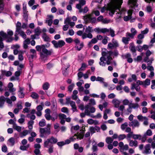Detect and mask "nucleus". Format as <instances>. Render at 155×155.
<instances>
[{"label": "nucleus", "mask_w": 155, "mask_h": 155, "mask_svg": "<svg viewBox=\"0 0 155 155\" xmlns=\"http://www.w3.org/2000/svg\"><path fill=\"white\" fill-rule=\"evenodd\" d=\"M54 47L56 48H61L65 44L64 41L62 40L58 41V42L55 40L52 41Z\"/></svg>", "instance_id": "nucleus-6"}, {"label": "nucleus", "mask_w": 155, "mask_h": 155, "mask_svg": "<svg viewBox=\"0 0 155 155\" xmlns=\"http://www.w3.org/2000/svg\"><path fill=\"white\" fill-rule=\"evenodd\" d=\"M118 46L119 44L117 41L113 39L112 41V42L109 43L108 44L107 48L108 49H112Z\"/></svg>", "instance_id": "nucleus-7"}, {"label": "nucleus", "mask_w": 155, "mask_h": 155, "mask_svg": "<svg viewBox=\"0 0 155 155\" xmlns=\"http://www.w3.org/2000/svg\"><path fill=\"white\" fill-rule=\"evenodd\" d=\"M130 57L131 55L129 53L127 54L122 56V57L124 59H127V62L130 63H132L133 61V59L130 58Z\"/></svg>", "instance_id": "nucleus-17"}, {"label": "nucleus", "mask_w": 155, "mask_h": 155, "mask_svg": "<svg viewBox=\"0 0 155 155\" xmlns=\"http://www.w3.org/2000/svg\"><path fill=\"white\" fill-rule=\"evenodd\" d=\"M45 45H37L36 46V49L38 51H40L42 50V49L43 48L44 46Z\"/></svg>", "instance_id": "nucleus-48"}, {"label": "nucleus", "mask_w": 155, "mask_h": 155, "mask_svg": "<svg viewBox=\"0 0 155 155\" xmlns=\"http://www.w3.org/2000/svg\"><path fill=\"white\" fill-rule=\"evenodd\" d=\"M91 16V14L87 15L83 17V19L85 22H89L92 17Z\"/></svg>", "instance_id": "nucleus-23"}, {"label": "nucleus", "mask_w": 155, "mask_h": 155, "mask_svg": "<svg viewBox=\"0 0 155 155\" xmlns=\"http://www.w3.org/2000/svg\"><path fill=\"white\" fill-rule=\"evenodd\" d=\"M123 104L124 105H128L130 103V101L127 99L124 100L122 101Z\"/></svg>", "instance_id": "nucleus-49"}, {"label": "nucleus", "mask_w": 155, "mask_h": 155, "mask_svg": "<svg viewBox=\"0 0 155 155\" xmlns=\"http://www.w3.org/2000/svg\"><path fill=\"white\" fill-rule=\"evenodd\" d=\"M126 136L124 134H120L118 136V140H123L126 138Z\"/></svg>", "instance_id": "nucleus-58"}, {"label": "nucleus", "mask_w": 155, "mask_h": 155, "mask_svg": "<svg viewBox=\"0 0 155 155\" xmlns=\"http://www.w3.org/2000/svg\"><path fill=\"white\" fill-rule=\"evenodd\" d=\"M28 131L27 130H24L21 133L22 135L21 136V137H23L24 136H26L28 134Z\"/></svg>", "instance_id": "nucleus-62"}, {"label": "nucleus", "mask_w": 155, "mask_h": 155, "mask_svg": "<svg viewBox=\"0 0 155 155\" xmlns=\"http://www.w3.org/2000/svg\"><path fill=\"white\" fill-rule=\"evenodd\" d=\"M80 128L79 126L77 125L76 126H72L71 127V130L72 132H73L74 130H77L79 129Z\"/></svg>", "instance_id": "nucleus-45"}, {"label": "nucleus", "mask_w": 155, "mask_h": 155, "mask_svg": "<svg viewBox=\"0 0 155 155\" xmlns=\"http://www.w3.org/2000/svg\"><path fill=\"white\" fill-rule=\"evenodd\" d=\"M50 141L51 144L56 143L58 141V140L56 138L54 137H53L52 136L50 138H48Z\"/></svg>", "instance_id": "nucleus-30"}, {"label": "nucleus", "mask_w": 155, "mask_h": 155, "mask_svg": "<svg viewBox=\"0 0 155 155\" xmlns=\"http://www.w3.org/2000/svg\"><path fill=\"white\" fill-rule=\"evenodd\" d=\"M42 52L46 55H48L51 54L53 52V50L52 49L50 50H47L46 48L45 45L42 49Z\"/></svg>", "instance_id": "nucleus-19"}, {"label": "nucleus", "mask_w": 155, "mask_h": 155, "mask_svg": "<svg viewBox=\"0 0 155 155\" xmlns=\"http://www.w3.org/2000/svg\"><path fill=\"white\" fill-rule=\"evenodd\" d=\"M113 139L110 137H107L106 139V142L108 144H110L113 141Z\"/></svg>", "instance_id": "nucleus-44"}, {"label": "nucleus", "mask_w": 155, "mask_h": 155, "mask_svg": "<svg viewBox=\"0 0 155 155\" xmlns=\"http://www.w3.org/2000/svg\"><path fill=\"white\" fill-rule=\"evenodd\" d=\"M153 44H151L149 46H148V45H144L142 47L143 50H146L147 49L149 48H151V47L153 46Z\"/></svg>", "instance_id": "nucleus-59"}, {"label": "nucleus", "mask_w": 155, "mask_h": 155, "mask_svg": "<svg viewBox=\"0 0 155 155\" xmlns=\"http://www.w3.org/2000/svg\"><path fill=\"white\" fill-rule=\"evenodd\" d=\"M43 105V103L42 102L41 103V105L38 106L36 107L37 110L42 111L43 109L42 106Z\"/></svg>", "instance_id": "nucleus-51"}, {"label": "nucleus", "mask_w": 155, "mask_h": 155, "mask_svg": "<svg viewBox=\"0 0 155 155\" xmlns=\"http://www.w3.org/2000/svg\"><path fill=\"white\" fill-rule=\"evenodd\" d=\"M141 138V136L140 134H134L133 135V138L135 140L139 139H140Z\"/></svg>", "instance_id": "nucleus-54"}, {"label": "nucleus", "mask_w": 155, "mask_h": 155, "mask_svg": "<svg viewBox=\"0 0 155 155\" xmlns=\"http://www.w3.org/2000/svg\"><path fill=\"white\" fill-rule=\"evenodd\" d=\"M87 67V64L84 63H83L82 64L81 68L79 69V71H82L85 70L86 68Z\"/></svg>", "instance_id": "nucleus-46"}, {"label": "nucleus", "mask_w": 155, "mask_h": 155, "mask_svg": "<svg viewBox=\"0 0 155 155\" xmlns=\"http://www.w3.org/2000/svg\"><path fill=\"white\" fill-rule=\"evenodd\" d=\"M74 41L76 44L75 48H76L77 50L80 51L83 47V43L81 42L80 43V41L78 38L75 39L74 40Z\"/></svg>", "instance_id": "nucleus-9"}, {"label": "nucleus", "mask_w": 155, "mask_h": 155, "mask_svg": "<svg viewBox=\"0 0 155 155\" xmlns=\"http://www.w3.org/2000/svg\"><path fill=\"white\" fill-rule=\"evenodd\" d=\"M5 101V97L4 96H1L0 97V108H1L3 106Z\"/></svg>", "instance_id": "nucleus-31"}, {"label": "nucleus", "mask_w": 155, "mask_h": 155, "mask_svg": "<svg viewBox=\"0 0 155 155\" xmlns=\"http://www.w3.org/2000/svg\"><path fill=\"white\" fill-rule=\"evenodd\" d=\"M53 18L54 16L52 15H48L47 16L45 21L49 26H51V25L53 23Z\"/></svg>", "instance_id": "nucleus-12"}, {"label": "nucleus", "mask_w": 155, "mask_h": 155, "mask_svg": "<svg viewBox=\"0 0 155 155\" xmlns=\"http://www.w3.org/2000/svg\"><path fill=\"white\" fill-rule=\"evenodd\" d=\"M150 145L149 144L146 145L144 147V149L142 153L145 154H149L151 153Z\"/></svg>", "instance_id": "nucleus-10"}, {"label": "nucleus", "mask_w": 155, "mask_h": 155, "mask_svg": "<svg viewBox=\"0 0 155 155\" xmlns=\"http://www.w3.org/2000/svg\"><path fill=\"white\" fill-rule=\"evenodd\" d=\"M21 28V22L18 21L16 24V31H19Z\"/></svg>", "instance_id": "nucleus-34"}, {"label": "nucleus", "mask_w": 155, "mask_h": 155, "mask_svg": "<svg viewBox=\"0 0 155 155\" xmlns=\"http://www.w3.org/2000/svg\"><path fill=\"white\" fill-rule=\"evenodd\" d=\"M152 134V131L150 129L147 130L146 133L144 134V135H145L146 136V135L148 136H150Z\"/></svg>", "instance_id": "nucleus-60"}, {"label": "nucleus", "mask_w": 155, "mask_h": 155, "mask_svg": "<svg viewBox=\"0 0 155 155\" xmlns=\"http://www.w3.org/2000/svg\"><path fill=\"white\" fill-rule=\"evenodd\" d=\"M17 32H18L23 38H26V35L23 31L21 30L19 31H17Z\"/></svg>", "instance_id": "nucleus-50"}, {"label": "nucleus", "mask_w": 155, "mask_h": 155, "mask_svg": "<svg viewBox=\"0 0 155 155\" xmlns=\"http://www.w3.org/2000/svg\"><path fill=\"white\" fill-rule=\"evenodd\" d=\"M93 31L92 27L90 26H88L86 28L85 33H83L82 35V38L83 39L87 38L90 39L92 38L93 37V35L91 33Z\"/></svg>", "instance_id": "nucleus-5"}, {"label": "nucleus", "mask_w": 155, "mask_h": 155, "mask_svg": "<svg viewBox=\"0 0 155 155\" xmlns=\"http://www.w3.org/2000/svg\"><path fill=\"white\" fill-rule=\"evenodd\" d=\"M2 74L3 75H5L7 77H9L12 75V73L10 71H6L2 70Z\"/></svg>", "instance_id": "nucleus-29"}, {"label": "nucleus", "mask_w": 155, "mask_h": 155, "mask_svg": "<svg viewBox=\"0 0 155 155\" xmlns=\"http://www.w3.org/2000/svg\"><path fill=\"white\" fill-rule=\"evenodd\" d=\"M42 38L45 41H50V38L45 33L43 34Z\"/></svg>", "instance_id": "nucleus-41"}, {"label": "nucleus", "mask_w": 155, "mask_h": 155, "mask_svg": "<svg viewBox=\"0 0 155 155\" xmlns=\"http://www.w3.org/2000/svg\"><path fill=\"white\" fill-rule=\"evenodd\" d=\"M78 91L77 90H74L73 91V94L72 95L71 97L73 100H75L77 99L78 96L77 94H78Z\"/></svg>", "instance_id": "nucleus-33"}, {"label": "nucleus", "mask_w": 155, "mask_h": 155, "mask_svg": "<svg viewBox=\"0 0 155 155\" xmlns=\"http://www.w3.org/2000/svg\"><path fill=\"white\" fill-rule=\"evenodd\" d=\"M137 141L136 140H130L129 141V145L130 147H136L137 146Z\"/></svg>", "instance_id": "nucleus-24"}, {"label": "nucleus", "mask_w": 155, "mask_h": 155, "mask_svg": "<svg viewBox=\"0 0 155 155\" xmlns=\"http://www.w3.org/2000/svg\"><path fill=\"white\" fill-rule=\"evenodd\" d=\"M137 1V0H129L128 2V5L132 8H135L138 5Z\"/></svg>", "instance_id": "nucleus-13"}, {"label": "nucleus", "mask_w": 155, "mask_h": 155, "mask_svg": "<svg viewBox=\"0 0 155 155\" xmlns=\"http://www.w3.org/2000/svg\"><path fill=\"white\" fill-rule=\"evenodd\" d=\"M7 32V34L3 31H0V35L3 37V38H6L7 42L12 41L13 39L12 37V36L13 35V32L11 30H8Z\"/></svg>", "instance_id": "nucleus-3"}, {"label": "nucleus", "mask_w": 155, "mask_h": 155, "mask_svg": "<svg viewBox=\"0 0 155 155\" xmlns=\"http://www.w3.org/2000/svg\"><path fill=\"white\" fill-rule=\"evenodd\" d=\"M111 111L109 109H106L104 112V116H106L107 114H110V113Z\"/></svg>", "instance_id": "nucleus-56"}, {"label": "nucleus", "mask_w": 155, "mask_h": 155, "mask_svg": "<svg viewBox=\"0 0 155 155\" xmlns=\"http://www.w3.org/2000/svg\"><path fill=\"white\" fill-rule=\"evenodd\" d=\"M50 143L49 139H47L45 141L44 144V146L45 147H48L49 146L50 147L51 145L49 144Z\"/></svg>", "instance_id": "nucleus-40"}, {"label": "nucleus", "mask_w": 155, "mask_h": 155, "mask_svg": "<svg viewBox=\"0 0 155 155\" xmlns=\"http://www.w3.org/2000/svg\"><path fill=\"white\" fill-rule=\"evenodd\" d=\"M30 51L33 54L30 55V57H29V59L31 58L32 59L36 55V51L34 49H31Z\"/></svg>", "instance_id": "nucleus-38"}, {"label": "nucleus", "mask_w": 155, "mask_h": 155, "mask_svg": "<svg viewBox=\"0 0 155 155\" xmlns=\"http://www.w3.org/2000/svg\"><path fill=\"white\" fill-rule=\"evenodd\" d=\"M129 147L128 145L125 144L124 145L122 148H120V152H123L125 150H128Z\"/></svg>", "instance_id": "nucleus-39"}, {"label": "nucleus", "mask_w": 155, "mask_h": 155, "mask_svg": "<svg viewBox=\"0 0 155 155\" xmlns=\"http://www.w3.org/2000/svg\"><path fill=\"white\" fill-rule=\"evenodd\" d=\"M30 40L28 38L25 39L23 41V47L25 49H27L28 47V45H29L30 43Z\"/></svg>", "instance_id": "nucleus-18"}, {"label": "nucleus", "mask_w": 155, "mask_h": 155, "mask_svg": "<svg viewBox=\"0 0 155 155\" xmlns=\"http://www.w3.org/2000/svg\"><path fill=\"white\" fill-rule=\"evenodd\" d=\"M130 31L131 33L127 32L126 35L127 36H129V37L131 39L134 38V36L137 34V31L134 28H132L131 29Z\"/></svg>", "instance_id": "nucleus-11"}, {"label": "nucleus", "mask_w": 155, "mask_h": 155, "mask_svg": "<svg viewBox=\"0 0 155 155\" xmlns=\"http://www.w3.org/2000/svg\"><path fill=\"white\" fill-rule=\"evenodd\" d=\"M39 125L40 127H43L45 125L46 123L44 120H42L39 123Z\"/></svg>", "instance_id": "nucleus-52"}, {"label": "nucleus", "mask_w": 155, "mask_h": 155, "mask_svg": "<svg viewBox=\"0 0 155 155\" xmlns=\"http://www.w3.org/2000/svg\"><path fill=\"white\" fill-rule=\"evenodd\" d=\"M83 136L82 134H75L74 136L71 137L70 139L71 141H74L76 138L78 139L81 140L83 139Z\"/></svg>", "instance_id": "nucleus-15"}, {"label": "nucleus", "mask_w": 155, "mask_h": 155, "mask_svg": "<svg viewBox=\"0 0 155 155\" xmlns=\"http://www.w3.org/2000/svg\"><path fill=\"white\" fill-rule=\"evenodd\" d=\"M87 123L89 124L97 125L98 124V122L97 121L94 120L92 119H89L87 120Z\"/></svg>", "instance_id": "nucleus-26"}, {"label": "nucleus", "mask_w": 155, "mask_h": 155, "mask_svg": "<svg viewBox=\"0 0 155 155\" xmlns=\"http://www.w3.org/2000/svg\"><path fill=\"white\" fill-rule=\"evenodd\" d=\"M119 54L118 51L117 50H115L113 51H109L105 48L102 49L101 55L103 56H107V60L106 61V63L108 65L110 64L111 61L113 59L111 55H112L114 58V57H117Z\"/></svg>", "instance_id": "nucleus-2"}, {"label": "nucleus", "mask_w": 155, "mask_h": 155, "mask_svg": "<svg viewBox=\"0 0 155 155\" xmlns=\"http://www.w3.org/2000/svg\"><path fill=\"white\" fill-rule=\"evenodd\" d=\"M51 125L48 124L46 128H40V137H45L50 135L51 134Z\"/></svg>", "instance_id": "nucleus-4"}, {"label": "nucleus", "mask_w": 155, "mask_h": 155, "mask_svg": "<svg viewBox=\"0 0 155 155\" xmlns=\"http://www.w3.org/2000/svg\"><path fill=\"white\" fill-rule=\"evenodd\" d=\"M102 55V56L100 58V62H99V64L100 65L103 67H104L106 66V64H107L106 62H105L106 61L105 57H107V56H103Z\"/></svg>", "instance_id": "nucleus-14"}, {"label": "nucleus", "mask_w": 155, "mask_h": 155, "mask_svg": "<svg viewBox=\"0 0 155 155\" xmlns=\"http://www.w3.org/2000/svg\"><path fill=\"white\" fill-rule=\"evenodd\" d=\"M13 127L14 129L18 132H20L21 131V127L17 126L16 124H14Z\"/></svg>", "instance_id": "nucleus-47"}, {"label": "nucleus", "mask_w": 155, "mask_h": 155, "mask_svg": "<svg viewBox=\"0 0 155 155\" xmlns=\"http://www.w3.org/2000/svg\"><path fill=\"white\" fill-rule=\"evenodd\" d=\"M8 87L9 88V91L11 92H14L16 90V89L13 87V85L12 83H9Z\"/></svg>", "instance_id": "nucleus-28"}, {"label": "nucleus", "mask_w": 155, "mask_h": 155, "mask_svg": "<svg viewBox=\"0 0 155 155\" xmlns=\"http://www.w3.org/2000/svg\"><path fill=\"white\" fill-rule=\"evenodd\" d=\"M23 10L24 17L26 18H27L28 17V12L27 10V7L26 4H23Z\"/></svg>", "instance_id": "nucleus-25"}, {"label": "nucleus", "mask_w": 155, "mask_h": 155, "mask_svg": "<svg viewBox=\"0 0 155 155\" xmlns=\"http://www.w3.org/2000/svg\"><path fill=\"white\" fill-rule=\"evenodd\" d=\"M97 41V39L96 38H94L91 39V41L89 43V45L91 44H95Z\"/></svg>", "instance_id": "nucleus-63"}, {"label": "nucleus", "mask_w": 155, "mask_h": 155, "mask_svg": "<svg viewBox=\"0 0 155 155\" xmlns=\"http://www.w3.org/2000/svg\"><path fill=\"white\" fill-rule=\"evenodd\" d=\"M24 90L23 88L19 87V90L18 92V96L20 98H23L25 96V94L23 93Z\"/></svg>", "instance_id": "nucleus-20"}, {"label": "nucleus", "mask_w": 155, "mask_h": 155, "mask_svg": "<svg viewBox=\"0 0 155 155\" xmlns=\"http://www.w3.org/2000/svg\"><path fill=\"white\" fill-rule=\"evenodd\" d=\"M70 104L72 107L73 111H77V107L75 102L73 101H71Z\"/></svg>", "instance_id": "nucleus-35"}, {"label": "nucleus", "mask_w": 155, "mask_h": 155, "mask_svg": "<svg viewBox=\"0 0 155 155\" xmlns=\"http://www.w3.org/2000/svg\"><path fill=\"white\" fill-rule=\"evenodd\" d=\"M24 53V52L23 51H19V54L18 55V59L20 61H22L24 60V57L23 56Z\"/></svg>", "instance_id": "nucleus-32"}, {"label": "nucleus", "mask_w": 155, "mask_h": 155, "mask_svg": "<svg viewBox=\"0 0 155 155\" xmlns=\"http://www.w3.org/2000/svg\"><path fill=\"white\" fill-rule=\"evenodd\" d=\"M112 103L114 105L115 107L117 108L119 107L120 104V102L118 100L114 99L112 100Z\"/></svg>", "instance_id": "nucleus-21"}, {"label": "nucleus", "mask_w": 155, "mask_h": 155, "mask_svg": "<svg viewBox=\"0 0 155 155\" xmlns=\"http://www.w3.org/2000/svg\"><path fill=\"white\" fill-rule=\"evenodd\" d=\"M104 81V78L100 77H97L96 78V81H99L101 83H102Z\"/></svg>", "instance_id": "nucleus-53"}, {"label": "nucleus", "mask_w": 155, "mask_h": 155, "mask_svg": "<svg viewBox=\"0 0 155 155\" xmlns=\"http://www.w3.org/2000/svg\"><path fill=\"white\" fill-rule=\"evenodd\" d=\"M89 111L87 109H86L85 111V113H82L81 114V116H84L85 115H89Z\"/></svg>", "instance_id": "nucleus-57"}, {"label": "nucleus", "mask_w": 155, "mask_h": 155, "mask_svg": "<svg viewBox=\"0 0 155 155\" xmlns=\"http://www.w3.org/2000/svg\"><path fill=\"white\" fill-rule=\"evenodd\" d=\"M31 96L33 99H38L39 97L38 94L35 92H32Z\"/></svg>", "instance_id": "nucleus-43"}, {"label": "nucleus", "mask_w": 155, "mask_h": 155, "mask_svg": "<svg viewBox=\"0 0 155 155\" xmlns=\"http://www.w3.org/2000/svg\"><path fill=\"white\" fill-rule=\"evenodd\" d=\"M110 3L108 4L107 9L109 14L110 16H113L116 12V19L122 17L126 12V9L122 8L120 9L123 3V0H109Z\"/></svg>", "instance_id": "nucleus-1"}, {"label": "nucleus", "mask_w": 155, "mask_h": 155, "mask_svg": "<svg viewBox=\"0 0 155 155\" xmlns=\"http://www.w3.org/2000/svg\"><path fill=\"white\" fill-rule=\"evenodd\" d=\"M108 38L107 36H104L102 40V42L104 44H106L107 43V39Z\"/></svg>", "instance_id": "nucleus-64"}, {"label": "nucleus", "mask_w": 155, "mask_h": 155, "mask_svg": "<svg viewBox=\"0 0 155 155\" xmlns=\"http://www.w3.org/2000/svg\"><path fill=\"white\" fill-rule=\"evenodd\" d=\"M131 125L134 127H138L139 125V124L138 121L136 120H134L130 123Z\"/></svg>", "instance_id": "nucleus-37"}, {"label": "nucleus", "mask_w": 155, "mask_h": 155, "mask_svg": "<svg viewBox=\"0 0 155 155\" xmlns=\"http://www.w3.org/2000/svg\"><path fill=\"white\" fill-rule=\"evenodd\" d=\"M150 80L148 79H146L144 81H143V86L146 87L150 84Z\"/></svg>", "instance_id": "nucleus-36"}, {"label": "nucleus", "mask_w": 155, "mask_h": 155, "mask_svg": "<svg viewBox=\"0 0 155 155\" xmlns=\"http://www.w3.org/2000/svg\"><path fill=\"white\" fill-rule=\"evenodd\" d=\"M139 107V105L138 103H130L129 105L128 108L127 109V111L130 113L132 111V109H137Z\"/></svg>", "instance_id": "nucleus-8"}, {"label": "nucleus", "mask_w": 155, "mask_h": 155, "mask_svg": "<svg viewBox=\"0 0 155 155\" xmlns=\"http://www.w3.org/2000/svg\"><path fill=\"white\" fill-rule=\"evenodd\" d=\"M126 37H123L122 38V42L125 44H128L129 41L130 40V38L129 36H127L126 34Z\"/></svg>", "instance_id": "nucleus-22"}, {"label": "nucleus", "mask_w": 155, "mask_h": 155, "mask_svg": "<svg viewBox=\"0 0 155 155\" xmlns=\"http://www.w3.org/2000/svg\"><path fill=\"white\" fill-rule=\"evenodd\" d=\"M45 112V116H50L51 111L49 109H46Z\"/></svg>", "instance_id": "nucleus-55"}, {"label": "nucleus", "mask_w": 155, "mask_h": 155, "mask_svg": "<svg viewBox=\"0 0 155 155\" xmlns=\"http://www.w3.org/2000/svg\"><path fill=\"white\" fill-rule=\"evenodd\" d=\"M49 84L48 82H45L43 85V89L44 90H47L49 87Z\"/></svg>", "instance_id": "nucleus-42"}, {"label": "nucleus", "mask_w": 155, "mask_h": 155, "mask_svg": "<svg viewBox=\"0 0 155 155\" xmlns=\"http://www.w3.org/2000/svg\"><path fill=\"white\" fill-rule=\"evenodd\" d=\"M100 130V127L97 126H95L94 127H90L89 128V130L91 134L95 133L96 131L98 132Z\"/></svg>", "instance_id": "nucleus-16"}, {"label": "nucleus", "mask_w": 155, "mask_h": 155, "mask_svg": "<svg viewBox=\"0 0 155 155\" xmlns=\"http://www.w3.org/2000/svg\"><path fill=\"white\" fill-rule=\"evenodd\" d=\"M138 119L140 120L143 121V124L147 125L148 124L147 119L145 117H138Z\"/></svg>", "instance_id": "nucleus-27"}, {"label": "nucleus", "mask_w": 155, "mask_h": 155, "mask_svg": "<svg viewBox=\"0 0 155 155\" xmlns=\"http://www.w3.org/2000/svg\"><path fill=\"white\" fill-rule=\"evenodd\" d=\"M74 86V83H72L68 86V91L70 92H71Z\"/></svg>", "instance_id": "nucleus-61"}]
</instances>
